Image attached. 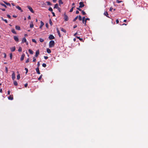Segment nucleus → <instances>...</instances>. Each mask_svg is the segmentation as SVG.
Returning <instances> with one entry per match:
<instances>
[{
  "mask_svg": "<svg viewBox=\"0 0 148 148\" xmlns=\"http://www.w3.org/2000/svg\"><path fill=\"white\" fill-rule=\"evenodd\" d=\"M78 18V16H76L75 18L73 19V21H74V22L75 21H76V20Z\"/></svg>",
  "mask_w": 148,
  "mask_h": 148,
  "instance_id": "obj_38",
  "label": "nucleus"
},
{
  "mask_svg": "<svg viewBox=\"0 0 148 148\" xmlns=\"http://www.w3.org/2000/svg\"><path fill=\"white\" fill-rule=\"evenodd\" d=\"M59 5H60L61 4H63V2L62 1V0H59Z\"/></svg>",
  "mask_w": 148,
  "mask_h": 148,
  "instance_id": "obj_29",
  "label": "nucleus"
},
{
  "mask_svg": "<svg viewBox=\"0 0 148 148\" xmlns=\"http://www.w3.org/2000/svg\"><path fill=\"white\" fill-rule=\"evenodd\" d=\"M14 84L15 86H17L18 85V83L15 80H14Z\"/></svg>",
  "mask_w": 148,
  "mask_h": 148,
  "instance_id": "obj_22",
  "label": "nucleus"
},
{
  "mask_svg": "<svg viewBox=\"0 0 148 148\" xmlns=\"http://www.w3.org/2000/svg\"><path fill=\"white\" fill-rule=\"evenodd\" d=\"M25 70H26V73H27L28 72V69L27 68H25Z\"/></svg>",
  "mask_w": 148,
  "mask_h": 148,
  "instance_id": "obj_47",
  "label": "nucleus"
},
{
  "mask_svg": "<svg viewBox=\"0 0 148 148\" xmlns=\"http://www.w3.org/2000/svg\"><path fill=\"white\" fill-rule=\"evenodd\" d=\"M4 3H5L7 5L9 6H11V5L10 3H7L5 1H4Z\"/></svg>",
  "mask_w": 148,
  "mask_h": 148,
  "instance_id": "obj_25",
  "label": "nucleus"
},
{
  "mask_svg": "<svg viewBox=\"0 0 148 148\" xmlns=\"http://www.w3.org/2000/svg\"><path fill=\"white\" fill-rule=\"evenodd\" d=\"M104 15L106 16L108 18H110L107 12H105L104 13Z\"/></svg>",
  "mask_w": 148,
  "mask_h": 148,
  "instance_id": "obj_11",
  "label": "nucleus"
},
{
  "mask_svg": "<svg viewBox=\"0 0 148 148\" xmlns=\"http://www.w3.org/2000/svg\"><path fill=\"white\" fill-rule=\"evenodd\" d=\"M8 99L9 100H12L13 99V96L10 95L8 97Z\"/></svg>",
  "mask_w": 148,
  "mask_h": 148,
  "instance_id": "obj_14",
  "label": "nucleus"
},
{
  "mask_svg": "<svg viewBox=\"0 0 148 148\" xmlns=\"http://www.w3.org/2000/svg\"><path fill=\"white\" fill-rule=\"evenodd\" d=\"M30 28H32L34 27V25L33 24L32 22L31 23H30Z\"/></svg>",
  "mask_w": 148,
  "mask_h": 148,
  "instance_id": "obj_27",
  "label": "nucleus"
},
{
  "mask_svg": "<svg viewBox=\"0 0 148 148\" xmlns=\"http://www.w3.org/2000/svg\"><path fill=\"white\" fill-rule=\"evenodd\" d=\"M7 16L8 17V18H9L10 19L11 18V16H10V15H9V14H7Z\"/></svg>",
  "mask_w": 148,
  "mask_h": 148,
  "instance_id": "obj_52",
  "label": "nucleus"
},
{
  "mask_svg": "<svg viewBox=\"0 0 148 148\" xmlns=\"http://www.w3.org/2000/svg\"><path fill=\"white\" fill-rule=\"evenodd\" d=\"M82 13L83 15H85L86 14V13L85 12H84L83 10H82Z\"/></svg>",
  "mask_w": 148,
  "mask_h": 148,
  "instance_id": "obj_42",
  "label": "nucleus"
},
{
  "mask_svg": "<svg viewBox=\"0 0 148 148\" xmlns=\"http://www.w3.org/2000/svg\"><path fill=\"white\" fill-rule=\"evenodd\" d=\"M79 8H82V7H84V5L83 3V2H81L79 3Z\"/></svg>",
  "mask_w": 148,
  "mask_h": 148,
  "instance_id": "obj_4",
  "label": "nucleus"
},
{
  "mask_svg": "<svg viewBox=\"0 0 148 148\" xmlns=\"http://www.w3.org/2000/svg\"><path fill=\"white\" fill-rule=\"evenodd\" d=\"M16 8L18 9V10L21 11V12H23V10H22L21 8L19 6H16Z\"/></svg>",
  "mask_w": 148,
  "mask_h": 148,
  "instance_id": "obj_10",
  "label": "nucleus"
},
{
  "mask_svg": "<svg viewBox=\"0 0 148 148\" xmlns=\"http://www.w3.org/2000/svg\"><path fill=\"white\" fill-rule=\"evenodd\" d=\"M57 30L59 37H61V35L60 34V32L58 28H57Z\"/></svg>",
  "mask_w": 148,
  "mask_h": 148,
  "instance_id": "obj_18",
  "label": "nucleus"
},
{
  "mask_svg": "<svg viewBox=\"0 0 148 148\" xmlns=\"http://www.w3.org/2000/svg\"><path fill=\"white\" fill-rule=\"evenodd\" d=\"M59 7H58V4H56L55 5L54 8L57 9Z\"/></svg>",
  "mask_w": 148,
  "mask_h": 148,
  "instance_id": "obj_26",
  "label": "nucleus"
},
{
  "mask_svg": "<svg viewBox=\"0 0 148 148\" xmlns=\"http://www.w3.org/2000/svg\"><path fill=\"white\" fill-rule=\"evenodd\" d=\"M10 59H12V53H11L10 54Z\"/></svg>",
  "mask_w": 148,
  "mask_h": 148,
  "instance_id": "obj_43",
  "label": "nucleus"
},
{
  "mask_svg": "<svg viewBox=\"0 0 148 148\" xmlns=\"http://www.w3.org/2000/svg\"><path fill=\"white\" fill-rule=\"evenodd\" d=\"M29 53L31 54H32L33 53V51L31 49H29Z\"/></svg>",
  "mask_w": 148,
  "mask_h": 148,
  "instance_id": "obj_21",
  "label": "nucleus"
},
{
  "mask_svg": "<svg viewBox=\"0 0 148 148\" xmlns=\"http://www.w3.org/2000/svg\"><path fill=\"white\" fill-rule=\"evenodd\" d=\"M116 23L118 24L119 23V21L118 19H117L116 20Z\"/></svg>",
  "mask_w": 148,
  "mask_h": 148,
  "instance_id": "obj_60",
  "label": "nucleus"
},
{
  "mask_svg": "<svg viewBox=\"0 0 148 148\" xmlns=\"http://www.w3.org/2000/svg\"><path fill=\"white\" fill-rule=\"evenodd\" d=\"M36 58H35L34 57L33 59V62H36Z\"/></svg>",
  "mask_w": 148,
  "mask_h": 148,
  "instance_id": "obj_49",
  "label": "nucleus"
},
{
  "mask_svg": "<svg viewBox=\"0 0 148 148\" xmlns=\"http://www.w3.org/2000/svg\"><path fill=\"white\" fill-rule=\"evenodd\" d=\"M13 73L12 75V79L14 80L15 78V74L14 71H12Z\"/></svg>",
  "mask_w": 148,
  "mask_h": 148,
  "instance_id": "obj_5",
  "label": "nucleus"
},
{
  "mask_svg": "<svg viewBox=\"0 0 148 148\" xmlns=\"http://www.w3.org/2000/svg\"><path fill=\"white\" fill-rule=\"evenodd\" d=\"M3 54L4 55V58H6V54L5 53H3Z\"/></svg>",
  "mask_w": 148,
  "mask_h": 148,
  "instance_id": "obj_53",
  "label": "nucleus"
},
{
  "mask_svg": "<svg viewBox=\"0 0 148 148\" xmlns=\"http://www.w3.org/2000/svg\"><path fill=\"white\" fill-rule=\"evenodd\" d=\"M52 14H53V16H55V13L54 12H52Z\"/></svg>",
  "mask_w": 148,
  "mask_h": 148,
  "instance_id": "obj_57",
  "label": "nucleus"
},
{
  "mask_svg": "<svg viewBox=\"0 0 148 148\" xmlns=\"http://www.w3.org/2000/svg\"><path fill=\"white\" fill-rule=\"evenodd\" d=\"M10 90H8V94L9 95L10 94Z\"/></svg>",
  "mask_w": 148,
  "mask_h": 148,
  "instance_id": "obj_61",
  "label": "nucleus"
},
{
  "mask_svg": "<svg viewBox=\"0 0 148 148\" xmlns=\"http://www.w3.org/2000/svg\"><path fill=\"white\" fill-rule=\"evenodd\" d=\"M78 17L79 20V21H81L82 20V18L81 16L79 15Z\"/></svg>",
  "mask_w": 148,
  "mask_h": 148,
  "instance_id": "obj_41",
  "label": "nucleus"
},
{
  "mask_svg": "<svg viewBox=\"0 0 148 148\" xmlns=\"http://www.w3.org/2000/svg\"><path fill=\"white\" fill-rule=\"evenodd\" d=\"M46 3H47L48 5H52L51 3L49 1H47Z\"/></svg>",
  "mask_w": 148,
  "mask_h": 148,
  "instance_id": "obj_33",
  "label": "nucleus"
},
{
  "mask_svg": "<svg viewBox=\"0 0 148 148\" xmlns=\"http://www.w3.org/2000/svg\"><path fill=\"white\" fill-rule=\"evenodd\" d=\"M39 40H40V42H43V41H44V39H42V38H40Z\"/></svg>",
  "mask_w": 148,
  "mask_h": 148,
  "instance_id": "obj_40",
  "label": "nucleus"
},
{
  "mask_svg": "<svg viewBox=\"0 0 148 148\" xmlns=\"http://www.w3.org/2000/svg\"><path fill=\"white\" fill-rule=\"evenodd\" d=\"M5 72H6V73H8V67H5Z\"/></svg>",
  "mask_w": 148,
  "mask_h": 148,
  "instance_id": "obj_36",
  "label": "nucleus"
},
{
  "mask_svg": "<svg viewBox=\"0 0 148 148\" xmlns=\"http://www.w3.org/2000/svg\"><path fill=\"white\" fill-rule=\"evenodd\" d=\"M36 71L37 73L38 74H40V73L39 70V68L38 67H37L36 68Z\"/></svg>",
  "mask_w": 148,
  "mask_h": 148,
  "instance_id": "obj_16",
  "label": "nucleus"
},
{
  "mask_svg": "<svg viewBox=\"0 0 148 148\" xmlns=\"http://www.w3.org/2000/svg\"><path fill=\"white\" fill-rule=\"evenodd\" d=\"M76 37L77 38L79 39V40L81 41L83 40V39L82 38H81L79 37V36H76Z\"/></svg>",
  "mask_w": 148,
  "mask_h": 148,
  "instance_id": "obj_31",
  "label": "nucleus"
},
{
  "mask_svg": "<svg viewBox=\"0 0 148 148\" xmlns=\"http://www.w3.org/2000/svg\"><path fill=\"white\" fill-rule=\"evenodd\" d=\"M79 11L78 10H77L76 12V13L77 14H79Z\"/></svg>",
  "mask_w": 148,
  "mask_h": 148,
  "instance_id": "obj_64",
  "label": "nucleus"
},
{
  "mask_svg": "<svg viewBox=\"0 0 148 148\" xmlns=\"http://www.w3.org/2000/svg\"><path fill=\"white\" fill-rule=\"evenodd\" d=\"M122 2L123 1H119L118 0H116V2L118 3H119Z\"/></svg>",
  "mask_w": 148,
  "mask_h": 148,
  "instance_id": "obj_44",
  "label": "nucleus"
},
{
  "mask_svg": "<svg viewBox=\"0 0 148 148\" xmlns=\"http://www.w3.org/2000/svg\"><path fill=\"white\" fill-rule=\"evenodd\" d=\"M27 41V40L26 39V38L25 37L23 38L22 40V43H24V42H26Z\"/></svg>",
  "mask_w": 148,
  "mask_h": 148,
  "instance_id": "obj_13",
  "label": "nucleus"
},
{
  "mask_svg": "<svg viewBox=\"0 0 148 148\" xmlns=\"http://www.w3.org/2000/svg\"><path fill=\"white\" fill-rule=\"evenodd\" d=\"M25 54H23L21 56V58H20V60L21 61H22L23 60L24 57L25 56Z\"/></svg>",
  "mask_w": 148,
  "mask_h": 148,
  "instance_id": "obj_15",
  "label": "nucleus"
},
{
  "mask_svg": "<svg viewBox=\"0 0 148 148\" xmlns=\"http://www.w3.org/2000/svg\"><path fill=\"white\" fill-rule=\"evenodd\" d=\"M29 62V59L28 58L27 59L26 61L25 62L26 63H27Z\"/></svg>",
  "mask_w": 148,
  "mask_h": 148,
  "instance_id": "obj_56",
  "label": "nucleus"
},
{
  "mask_svg": "<svg viewBox=\"0 0 148 148\" xmlns=\"http://www.w3.org/2000/svg\"><path fill=\"white\" fill-rule=\"evenodd\" d=\"M75 6H73V7L72 8L70 9V12H73V9L75 8Z\"/></svg>",
  "mask_w": 148,
  "mask_h": 148,
  "instance_id": "obj_37",
  "label": "nucleus"
},
{
  "mask_svg": "<svg viewBox=\"0 0 148 148\" xmlns=\"http://www.w3.org/2000/svg\"><path fill=\"white\" fill-rule=\"evenodd\" d=\"M60 29L62 31L65 33H66V30L65 29H63V28H60Z\"/></svg>",
  "mask_w": 148,
  "mask_h": 148,
  "instance_id": "obj_23",
  "label": "nucleus"
},
{
  "mask_svg": "<svg viewBox=\"0 0 148 148\" xmlns=\"http://www.w3.org/2000/svg\"><path fill=\"white\" fill-rule=\"evenodd\" d=\"M64 19L65 21H67L68 20L69 18L67 16L66 14V13L64 14Z\"/></svg>",
  "mask_w": 148,
  "mask_h": 148,
  "instance_id": "obj_3",
  "label": "nucleus"
},
{
  "mask_svg": "<svg viewBox=\"0 0 148 148\" xmlns=\"http://www.w3.org/2000/svg\"><path fill=\"white\" fill-rule=\"evenodd\" d=\"M22 48L21 47H19L18 49V51L19 52H21L22 51Z\"/></svg>",
  "mask_w": 148,
  "mask_h": 148,
  "instance_id": "obj_32",
  "label": "nucleus"
},
{
  "mask_svg": "<svg viewBox=\"0 0 148 148\" xmlns=\"http://www.w3.org/2000/svg\"><path fill=\"white\" fill-rule=\"evenodd\" d=\"M85 19V17L84 16L82 18V20L83 23L85 25H86V21L87 20H89L90 18H87L85 19V21H84V19Z\"/></svg>",
  "mask_w": 148,
  "mask_h": 148,
  "instance_id": "obj_1",
  "label": "nucleus"
},
{
  "mask_svg": "<svg viewBox=\"0 0 148 148\" xmlns=\"http://www.w3.org/2000/svg\"><path fill=\"white\" fill-rule=\"evenodd\" d=\"M42 66H43V67H45L47 65H46V64H45V63H43L42 64Z\"/></svg>",
  "mask_w": 148,
  "mask_h": 148,
  "instance_id": "obj_45",
  "label": "nucleus"
},
{
  "mask_svg": "<svg viewBox=\"0 0 148 148\" xmlns=\"http://www.w3.org/2000/svg\"><path fill=\"white\" fill-rule=\"evenodd\" d=\"M20 78V74H18L17 76V79L18 80Z\"/></svg>",
  "mask_w": 148,
  "mask_h": 148,
  "instance_id": "obj_34",
  "label": "nucleus"
},
{
  "mask_svg": "<svg viewBox=\"0 0 148 148\" xmlns=\"http://www.w3.org/2000/svg\"><path fill=\"white\" fill-rule=\"evenodd\" d=\"M40 66V64L39 62H38V63H37L38 67H37L39 68Z\"/></svg>",
  "mask_w": 148,
  "mask_h": 148,
  "instance_id": "obj_50",
  "label": "nucleus"
},
{
  "mask_svg": "<svg viewBox=\"0 0 148 148\" xmlns=\"http://www.w3.org/2000/svg\"><path fill=\"white\" fill-rule=\"evenodd\" d=\"M49 23L52 26L53 23L51 19H50L49 20Z\"/></svg>",
  "mask_w": 148,
  "mask_h": 148,
  "instance_id": "obj_35",
  "label": "nucleus"
},
{
  "mask_svg": "<svg viewBox=\"0 0 148 148\" xmlns=\"http://www.w3.org/2000/svg\"><path fill=\"white\" fill-rule=\"evenodd\" d=\"M1 19L2 20L4 21L6 23H8V21L6 19H4L3 17L1 18Z\"/></svg>",
  "mask_w": 148,
  "mask_h": 148,
  "instance_id": "obj_28",
  "label": "nucleus"
},
{
  "mask_svg": "<svg viewBox=\"0 0 148 148\" xmlns=\"http://www.w3.org/2000/svg\"><path fill=\"white\" fill-rule=\"evenodd\" d=\"M39 54V50H38L36 51V54L35 55V56L36 57H37L38 56V55Z\"/></svg>",
  "mask_w": 148,
  "mask_h": 148,
  "instance_id": "obj_9",
  "label": "nucleus"
},
{
  "mask_svg": "<svg viewBox=\"0 0 148 148\" xmlns=\"http://www.w3.org/2000/svg\"><path fill=\"white\" fill-rule=\"evenodd\" d=\"M113 9V8L112 7L110 8V11H111Z\"/></svg>",
  "mask_w": 148,
  "mask_h": 148,
  "instance_id": "obj_62",
  "label": "nucleus"
},
{
  "mask_svg": "<svg viewBox=\"0 0 148 148\" xmlns=\"http://www.w3.org/2000/svg\"><path fill=\"white\" fill-rule=\"evenodd\" d=\"M14 40L16 42H18L19 41V39L18 38V37L16 36H14Z\"/></svg>",
  "mask_w": 148,
  "mask_h": 148,
  "instance_id": "obj_7",
  "label": "nucleus"
},
{
  "mask_svg": "<svg viewBox=\"0 0 148 148\" xmlns=\"http://www.w3.org/2000/svg\"><path fill=\"white\" fill-rule=\"evenodd\" d=\"M10 49L11 50V51L12 52H14L15 51V50L16 49V48H15V47H12V48H10Z\"/></svg>",
  "mask_w": 148,
  "mask_h": 148,
  "instance_id": "obj_12",
  "label": "nucleus"
},
{
  "mask_svg": "<svg viewBox=\"0 0 148 148\" xmlns=\"http://www.w3.org/2000/svg\"><path fill=\"white\" fill-rule=\"evenodd\" d=\"M55 45V42L53 40H51L49 43V47H53Z\"/></svg>",
  "mask_w": 148,
  "mask_h": 148,
  "instance_id": "obj_2",
  "label": "nucleus"
},
{
  "mask_svg": "<svg viewBox=\"0 0 148 148\" xmlns=\"http://www.w3.org/2000/svg\"><path fill=\"white\" fill-rule=\"evenodd\" d=\"M42 75H41L38 78V80H40L42 78Z\"/></svg>",
  "mask_w": 148,
  "mask_h": 148,
  "instance_id": "obj_46",
  "label": "nucleus"
},
{
  "mask_svg": "<svg viewBox=\"0 0 148 148\" xmlns=\"http://www.w3.org/2000/svg\"><path fill=\"white\" fill-rule=\"evenodd\" d=\"M32 41L33 42H35V43H36V40H35V39H32Z\"/></svg>",
  "mask_w": 148,
  "mask_h": 148,
  "instance_id": "obj_48",
  "label": "nucleus"
},
{
  "mask_svg": "<svg viewBox=\"0 0 148 148\" xmlns=\"http://www.w3.org/2000/svg\"><path fill=\"white\" fill-rule=\"evenodd\" d=\"M27 7L28 8V9L31 12H32V13H34V11H33V9L31 7H30L29 6H27Z\"/></svg>",
  "mask_w": 148,
  "mask_h": 148,
  "instance_id": "obj_6",
  "label": "nucleus"
},
{
  "mask_svg": "<svg viewBox=\"0 0 148 148\" xmlns=\"http://www.w3.org/2000/svg\"><path fill=\"white\" fill-rule=\"evenodd\" d=\"M77 9L78 10H79V11H82V10L79 8H77Z\"/></svg>",
  "mask_w": 148,
  "mask_h": 148,
  "instance_id": "obj_58",
  "label": "nucleus"
},
{
  "mask_svg": "<svg viewBox=\"0 0 148 148\" xmlns=\"http://www.w3.org/2000/svg\"><path fill=\"white\" fill-rule=\"evenodd\" d=\"M27 18H28V19H31V17H30V16L29 15L28 16V17Z\"/></svg>",
  "mask_w": 148,
  "mask_h": 148,
  "instance_id": "obj_63",
  "label": "nucleus"
},
{
  "mask_svg": "<svg viewBox=\"0 0 148 148\" xmlns=\"http://www.w3.org/2000/svg\"><path fill=\"white\" fill-rule=\"evenodd\" d=\"M48 10L49 11L52 12H53V9L51 7H49Z\"/></svg>",
  "mask_w": 148,
  "mask_h": 148,
  "instance_id": "obj_39",
  "label": "nucleus"
},
{
  "mask_svg": "<svg viewBox=\"0 0 148 148\" xmlns=\"http://www.w3.org/2000/svg\"><path fill=\"white\" fill-rule=\"evenodd\" d=\"M47 53H51V50H50V49L49 48H47Z\"/></svg>",
  "mask_w": 148,
  "mask_h": 148,
  "instance_id": "obj_20",
  "label": "nucleus"
},
{
  "mask_svg": "<svg viewBox=\"0 0 148 148\" xmlns=\"http://www.w3.org/2000/svg\"><path fill=\"white\" fill-rule=\"evenodd\" d=\"M15 28L16 30H19L21 29L20 27L19 26H18V25L16 26Z\"/></svg>",
  "mask_w": 148,
  "mask_h": 148,
  "instance_id": "obj_19",
  "label": "nucleus"
},
{
  "mask_svg": "<svg viewBox=\"0 0 148 148\" xmlns=\"http://www.w3.org/2000/svg\"><path fill=\"white\" fill-rule=\"evenodd\" d=\"M44 25V23L43 22L41 21H40V29H41L42 26Z\"/></svg>",
  "mask_w": 148,
  "mask_h": 148,
  "instance_id": "obj_17",
  "label": "nucleus"
},
{
  "mask_svg": "<svg viewBox=\"0 0 148 148\" xmlns=\"http://www.w3.org/2000/svg\"><path fill=\"white\" fill-rule=\"evenodd\" d=\"M11 32L13 34H16V31L14 29H12L11 30Z\"/></svg>",
  "mask_w": 148,
  "mask_h": 148,
  "instance_id": "obj_24",
  "label": "nucleus"
},
{
  "mask_svg": "<svg viewBox=\"0 0 148 148\" xmlns=\"http://www.w3.org/2000/svg\"><path fill=\"white\" fill-rule=\"evenodd\" d=\"M57 9H58V10L59 12H60L61 11V9L59 7L58 8H57Z\"/></svg>",
  "mask_w": 148,
  "mask_h": 148,
  "instance_id": "obj_51",
  "label": "nucleus"
},
{
  "mask_svg": "<svg viewBox=\"0 0 148 148\" xmlns=\"http://www.w3.org/2000/svg\"><path fill=\"white\" fill-rule=\"evenodd\" d=\"M44 58L45 59V60H46V59H47L48 58V57L47 56H44Z\"/></svg>",
  "mask_w": 148,
  "mask_h": 148,
  "instance_id": "obj_55",
  "label": "nucleus"
},
{
  "mask_svg": "<svg viewBox=\"0 0 148 148\" xmlns=\"http://www.w3.org/2000/svg\"><path fill=\"white\" fill-rule=\"evenodd\" d=\"M49 38L50 40H52L54 39L55 38L52 35H50L49 37Z\"/></svg>",
  "mask_w": 148,
  "mask_h": 148,
  "instance_id": "obj_8",
  "label": "nucleus"
},
{
  "mask_svg": "<svg viewBox=\"0 0 148 148\" xmlns=\"http://www.w3.org/2000/svg\"><path fill=\"white\" fill-rule=\"evenodd\" d=\"M41 3L43 5L45 4V3H44V2L43 1L41 2Z\"/></svg>",
  "mask_w": 148,
  "mask_h": 148,
  "instance_id": "obj_54",
  "label": "nucleus"
},
{
  "mask_svg": "<svg viewBox=\"0 0 148 148\" xmlns=\"http://www.w3.org/2000/svg\"><path fill=\"white\" fill-rule=\"evenodd\" d=\"M27 86H28V84L27 83H26L24 85L25 87H27Z\"/></svg>",
  "mask_w": 148,
  "mask_h": 148,
  "instance_id": "obj_59",
  "label": "nucleus"
},
{
  "mask_svg": "<svg viewBox=\"0 0 148 148\" xmlns=\"http://www.w3.org/2000/svg\"><path fill=\"white\" fill-rule=\"evenodd\" d=\"M0 4L2 6L4 7L5 8H7V6L5 5L3 3H0Z\"/></svg>",
  "mask_w": 148,
  "mask_h": 148,
  "instance_id": "obj_30",
  "label": "nucleus"
}]
</instances>
